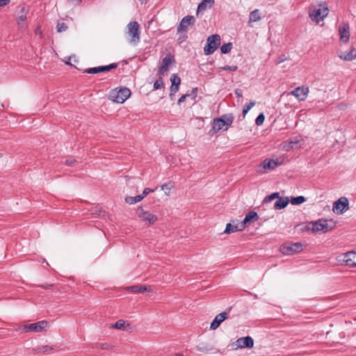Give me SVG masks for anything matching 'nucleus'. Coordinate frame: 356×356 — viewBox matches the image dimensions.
<instances>
[{
    "label": "nucleus",
    "mask_w": 356,
    "mask_h": 356,
    "mask_svg": "<svg viewBox=\"0 0 356 356\" xmlns=\"http://www.w3.org/2000/svg\"><path fill=\"white\" fill-rule=\"evenodd\" d=\"M234 117L233 114L229 113L221 116L220 118H214L213 120L212 131L217 133L220 131H227L232 125Z\"/></svg>",
    "instance_id": "nucleus-1"
},
{
    "label": "nucleus",
    "mask_w": 356,
    "mask_h": 356,
    "mask_svg": "<svg viewBox=\"0 0 356 356\" xmlns=\"http://www.w3.org/2000/svg\"><path fill=\"white\" fill-rule=\"evenodd\" d=\"M337 222L332 218H320L316 221H313V233H327L333 230L337 227Z\"/></svg>",
    "instance_id": "nucleus-2"
},
{
    "label": "nucleus",
    "mask_w": 356,
    "mask_h": 356,
    "mask_svg": "<svg viewBox=\"0 0 356 356\" xmlns=\"http://www.w3.org/2000/svg\"><path fill=\"white\" fill-rule=\"evenodd\" d=\"M329 13V8L326 1H320L316 6H313V22L318 24L323 21Z\"/></svg>",
    "instance_id": "nucleus-3"
},
{
    "label": "nucleus",
    "mask_w": 356,
    "mask_h": 356,
    "mask_svg": "<svg viewBox=\"0 0 356 356\" xmlns=\"http://www.w3.org/2000/svg\"><path fill=\"white\" fill-rule=\"evenodd\" d=\"M131 95V90L127 88H115L110 92L109 99L113 102L122 104Z\"/></svg>",
    "instance_id": "nucleus-4"
},
{
    "label": "nucleus",
    "mask_w": 356,
    "mask_h": 356,
    "mask_svg": "<svg viewBox=\"0 0 356 356\" xmlns=\"http://www.w3.org/2000/svg\"><path fill=\"white\" fill-rule=\"evenodd\" d=\"M47 325L48 323L46 321H40L31 324L19 325L15 330L24 332H40L44 330Z\"/></svg>",
    "instance_id": "nucleus-5"
},
{
    "label": "nucleus",
    "mask_w": 356,
    "mask_h": 356,
    "mask_svg": "<svg viewBox=\"0 0 356 356\" xmlns=\"http://www.w3.org/2000/svg\"><path fill=\"white\" fill-rule=\"evenodd\" d=\"M220 44V37L218 34L209 35L207 39V44L204 47L205 55L212 54Z\"/></svg>",
    "instance_id": "nucleus-6"
},
{
    "label": "nucleus",
    "mask_w": 356,
    "mask_h": 356,
    "mask_svg": "<svg viewBox=\"0 0 356 356\" xmlns=\"http://www.w3.org/2000/svg\"><path fill=\"white\" fill-rule=\"evenodd\" d=\"M127 33L130 36L129 42L133 44H137L140 42V26L136 21L131 22L127 24Z\"/></svg>",
    "instance_id": "nucleus-7"
},
{
    "label": "nucleus",
    "mask_w": 356,
    "mask_h": 356,
    "mask_svg": "<svg viewBox=\"0 0 356 356\" xmlns=\"http://www.w3.org/2000/svg\"><path fill=\"white\" fill-rule=\"evenodd\" d=\"M302 250V244L300 242L287 243L280 246V251L283 254L291 255L300 252Z\"/></svg>",
    "instance_id": "nucleus-8"
},
{
    "label": "nucleus",
    "mask_w": 356,
    "mask_h": 356,
    "mask_svg": "<svg viewBox=\"0 0 356 356\" xmlns=\"http://www.w3.org/2000/svg\"><path fill=\"white\" fill-rule=\"evenodd\" d=\"M349 209V202L347 197H341L333 204L332 211L337 214L341 215L346 212Z\"/></svg>",
    "instance_id": "nucleus-9"
},
{
    "label": "nucleus",
    "mask_w": 356,
    "mask_h": 356,
    "mask_svg": "<svg viewBox=\"0 0 356 356\" xmlns=\"http://www.w3.org/2000/svg\"><path fill=\"white\" fill-rule=\"evenodd\" d=\"M138 217L148 225H152L157 220V216L149 211H145L142 207L137 209Z\"/></svg>",
    "instance_id": "nucleus-10"
},
{
    "label": "nucleus",
    "mask_w": 356,
    "mask_h": 356,
    "mask_svg": "<svg viewBox=\"0 0 356 356\" xmlns=\"http://www.w3.org/2000/svg\"><path fill=\"white\" fill-rule=\"evenodd\" d=\"M195 19L192 15H187L182 18L177 26V32H186L188 27L194 24Z\"/></svg>",
    "instance_id": "nucleus-11"
},
{
    "label": "nucleus",
    "mask_w": 356,
    "mask_h": 356,
    "mask_svg": "<svg viewBox=\"0 0 356 356\" xmlns=\"http://www.w3.org/2000/svg\"><path fill=\"white\" fill-rule=\"evenodd\" d=\"M175 63V59L173 55L168 54L162 60L161 65L159 69V74L163 75L164 73L168 70L170 65Z\"/></svg>",
    "instance_id": "nucleus-12"
},
{
    "label": "nucleus",
    "mask_w": 356,
    "mask_h": 356,
    "mask_svg": "<svg viewBox=\"0 0 356 356\" xmlns=\"http://www.w3.org/2000/svg\"><path fill=\"white\" fill-rule=\"evenodd\" d=\"M340 41L348 43L350 40V27L348 22H343L341 26L339 27Z\"/></svg>",
    "instance_id": "nucleus-13"
},
{
    "label": "nucleus",
    "mask_w": 356,
    "mask_h": 356,
    "mask_svg": "<svg viewBox=\"0 0 356 356\" xmlns=\"http://www.w3.org/2000/svg\"><path fill=\"white\" fill-rule=\"evenodd\" d=\"M171 86L170 91V96H173L178 90L181 83V79L177 74H172L170 77Z\"/></svg>",
    "instance_id": "nucleus-14"
},
{
    "label": "nucleus",
    "mask_w": 356,
    "mask_h": 356,
    "mask_svg": "<svg viewBox=\"0 0 356 356\" xmlns=\"http://www.w3.org/2000/svg\"><path fill=\"white\" fill-rule=\"evenodd\" d=\"M236 343L238 347L240 348H252L254 346V340L251 337L247 336L238 339L236 340Z\"/></svg>",
    "instance_id": "nucleus-15"
},
{
    "label": "nucleus",
    "mask_w": 356,
    "mask_h": 356,
    "mask_svg": "<svg viewBox=\"0 0 356 356\" xmlns=\"http://www.w3.org/2000/svg\"><path fill=\"white\" fill-rule=\"evenodd\" d=\"M228 317V314L225 312H223L214 318L213 321L211 322L210 325V329L211 330H216L217 329L220 325Z\"/></svg>",
    "instance_id": "nucleus-16"
},
{
    "label": "nucleus",
    "mask_w": 356,
    "mask_h": 356,
    "mask_svg": "<svg viewBox=\"0 0 356 356\" xmlns=\"http://www.w3.org/2000/svg\"><path fill=\"white\" fill-rule=\"evenodd\" d=\"M309 92L308 88L298 87L291 91V95L295 96L298 100H305Z\"/></svg>",
    "instance_id": "nucleus-17"
},
{
    "label": "nucleus",
    "mask_w": 356,
    "mask_h": 356,
    "mask_svg": "<svg viewBox=\"0 0 356 356\" xmlns=\"http://www.w3.org/2000/svg\"><path fill=\"white\" fill-rule=\"evenodd\" d=\"M339 56L343 60L351 61L356 58V48L351 47L348 51L341 53Z\"/></svg>",
    "instance_id": "nucleus-18"
},
{
    "label": "nucleus",
    "mask_w": 356,
    "mask_h": 356,
    "mask_svg": "<svg viewBox=\"0 0 356 356\" xmlns=\"http://www.w3.org/2000/svg\"><path fill=\"white\" fill-rule=\"evenodd\" d=\"M345 262L346 266L350 267L356 266V252H348L345 255Z\"/></svg>",
    "instance_id": "nucleus-19"
},
{
    "label": "nucleus",
    "mask_w": 356,
    "mask_h": 356,
    "mask_svg": "<svg viewBox=\"0 0 356 356\" xmlns=\"http://www.w3.org/2000/svg\"><path fill=\"white\" fill-rule=\"evenodd\" d=\"M243 229V225H241L240 222L235 225L229 222L227 224L225 229L224 230V233L231 234L238 231H242Z\"/></svg>",
    "instance_id": "nucleus-20"
},
{
    "label": "nucleus",
    "mask_w": 356,
    "mask_h": 356,
    "mask_svg": "<svg viewBox=\"0 0 356 356\" xmlns=\"http://www.w3.org/2000/svg\"><path fill=\"white\" fill-rule=\"evenodd\" d=\"M257 220L258 219V214L256 211H252L249 213H248L243 220L242 222H241V225H243V229H244L246 226L247 224H248L249 222H250L252 220Z\"/></svg>",
    "instance_id": "nucleus-21"
},
{
    "label": "nucleus",
    "mask_w": 356,
    "mask_h": 356,
    "mask_svg": "<svg viewBox=\"0 0 356 356\" xmlns=\"http://www.w3.org/2000/svg\"><path fill=\"white\" fill-rule=\"evenodd\" d=\"M280 163L274 159H265L261 164L264 169L274 170Z\"/></svg>",
    "instance_id": "nucleus-22"
},
{
    "label": "nucleus",
    "mask_w": 356,
    "mask_h": 356,
    "mask_svg": "<svg viewBox=\"0 0 356 356\" xmlns=\"http://www.w3.org/2000/svg\"><path fill=\"white\" fill-rule=\"evenodd\" d=\"M215 0H202L199 3L197 12H204L207 8H211L214 4Z\"/></svg>",
    "instance_id": "nucleus-23"
},
{
    "label": "nucleus",
    "mask_w": 356,
    "mask_h": 356,
    "mask_svg": "<svg viewBox=\"0 0 356 356\" xmlns=\"http://www.w3.org/2000/svg\"><path fill=\"white\" fill-rule=\"evenodd\" d=\"M126 289L129 291H131L134 293H140L147 291L148 289H150V287H147V286L143 285H133L130 286H127Z\"/></svg>",
    "instance_id": "nucleus-24"
},
{
    "label": "nucleus",
    "mask_w": 356,
    "mask_h": 356,
    "mask_svg": "<svg viewBox=\"0 0 356 356\" xmlns=\"http://www.w3.org/2000/svg\"><path fill=\"white\" fill-rule=\"evenodd\" d=\"M289 202L287 197H281L277 199L274 204V208L277 210H280L285 208Z\"/></svg>",
    "instance_id": "nucleus-25"
},
{
    "label": "nucleus",
    "mask_w": 356,
    "mask_h": 356,
    "mask_svg": "<svg viewBox=\"0 0 356 356\" xmlns=\"http://www.w3.org/2000/svg\"><path fill=\"white\" fill-rule=\"evenodd\" d=\"M261 19L260 11L259 9H255L250 13L249 24L258 22Z\"/></svg>",
    "instance_id": "nucleus-26"
},
{
    "label": "nucleus",
    "mask_w": 356,
    "mask_h": 356,
    "mask_svg": "<svg viewBox=\"0 0 356 356\" xmlns=\"http://www.w3.org/2000/svg\"><path fill=\"white\" fill-rule=\"evenodd\" d=\"M311 225H312V222L301 223V224L296 225V229L297 232H309L312 230V228L310 227Z\"/></svg>",
    "instance_id": "nucleus-27"
},
{
    "label": "nucleus",
    "mask_w": 356,
    "mask_h": 356,
    "mask_svg": "<svg viewBox=\"0 0 356 356\" xmlns=\"http://www.w3.org/2000/svg\"><path fill=\"white\" fill-rule=\"evenodd\" d=\"M141 200H143V197H140L139 195L135 197L127 196L125 197V202L129 204H134Z\"/></svg>",
    "instance_id": "nucleus-28"
},
{
    "label": "nucleus",
    "mask_w": 356,
    "mask_h": 356,
    "mask_svg": "<svg viewBox=\"0 0 356 356\" xmlns=\"http://www.w3.org/2000/svg\"><path fill=\"white\" fill-rule=\"evenodd\" d=\"M53 348L49 346H38L33 349L34 353H46L49 350H51Z\"/></svg>",
    "instance_id": "nucleus-29"
},
{
    "label": "nucleus",
    "mask_w": 356,
    "mask_h": 356,
    "mask_svg": "<svg viewBox=\"0 0 356 356\" xmlns=\"http://www.w3.org/2000/svg\"><path fill=\"white\" fill-rule=\"evenodd\" d=\"M305 201V197L304 196H297L292 197L290 202L293 205H298L303 203Z\"/></svg>",
    "instance_id": "nucleus-30"
},
{
    "label": "nucleus",
    "mask_w": 356,
    "mask_h": 356,
    "mask_svg": "<svg viewBox=\"0 0 356 356\" xmlns=\"http://www.w3.org/2000/svg\"><path fill=\"white\" fill-rule=\"evenodd\" d=\"M232 49V42H227V43L223 44L220 47V51H221L222 54H228L229 52H230Z\"/></svg>",
    "instance_id": "nucleus-31"
},
{
    "label": "nucleus",
    "mask_w": 356,
    "mask_h": 356,
    "mask_svg": "<svg viewBox=\"0 0 356 356\" xmlns=\"http://www.w3.org/2000/svg\"><path fill=\"white\" fill-rule=\"evenodd\" d=\"M255 102H250L246 104L243 108L242 114L243 117L245 116V115L248 113V111L254 106Z\"/></svg>",
    "instance_id": "nucleus-32"
},
{
    "label": "nucleus",
    "mask_w": 356,
    "mask_h": 356,
    "mask_svg": "<svg viewBox=\"0 0 356 356\" xmlns=\"http://www.w3.org/2000/svg\"><path fill=\"white\" fill-rule=\"evenodd\" d=\"M125 325V321L124 320H118L115 323L112 324L110 327L115 328L117 330H122L124 328Z\"/></svg>",
    "instance_id": "nucleus-33"
},
{
    "label": "nucleus",
    "mask_w": 356,
    "mask_h": 356,
    "mask_svg": "<svg viewBox=\"0 0 356 356\" xmlns=\"http://www.w3.org/2000/svg\"><path fill=\"white\" fill-rule=\"evenodd\" d=\"M84 72H86L88 74H97L102 72V66L95 67H90L88 68L84 71Z\"/></svg>",
    "instance_id": "nucleus-34"
},
{
    "label": "nucleus",
    "mask_w": 356,
    "mask_h": 356,
    "mask_svg": "<svg viewBox=\"0 0 356 356\" xmlns=\"http://www.w3.org/2000/svg\"><path fill=\"white\" fill-rule=\"evenodd\" d=\"M164 88V84L163 81V79L160 76L158 79H156L154 83V89L159 90Z\"/></svg>",
    "instance_id": "nucleus-35"
},
{
    "label": "nucleus",
    "mask_w": 356,
    "mask_h": 356,
    "mask_svg": "<svg viewBox=\"0 0 356 356\" xmlns=\"http://www.w3.org/2000/svg\"><path fill=\"white\" fill-rule=\"evenodd\" d=\"M317 91L319 92L318 95L317 100L318 102L323 101L324 99L327 97L326 89L325 88L323 89H317Z\"/></svg>",
    "instance_id": "nucleus-36"
},
{
    "label": "nucleus",
    "mask_w": 356,
    "mask_h": 356,
    "mask_svg": "<svg viewBox=\"0 0 356 356\" xmlns=\"http://www.w3.org/2000/svg\"><path fill=\"white\" fill-rule=\"evenodd\" d=\"M26 19V13L25 11V8L23 7L21 9V14L17 17V23L20 24L21 22H24Z\"/></svg>",
    "instance_id": "nucleus-37"
},
{
    "label": "nucleus",
    "mask_w": 356,
    "mask_h": 356,
    "mask_svg": "<svg viewBox=\"0 0 356 356\" xmlns=\"http://www.w3.org/2000/svg\"><path fill=\"white\" fill-rule=\"evenodd\" d=\"M68 26L65 22H58L56 25V31L58 33L64 32L67 29Z\"/></svg>",
    "instance_id": "nucleus-38"
},
{
    "label": "nucleus",
    "mask_w": 356,
    "mask_h": 356,
    "mask_svg": "<svg viewBox=\"0 0 356 356\" xmlns=\"http://www.w3.org/2000/svg\"><path fill=\"white\" fill-rule=\"evenodd\" d=\"M264 120H265V116H264V114L263 113H261L260 114H259V115L257 117L256 120H255V124L257 125V126H261L263 124L264 122Z\"/></svg>",
    "instance_id": "nucleus-39"
},
{
    "label": "nucleus",
    "mask_w": 356,
    "mask_h": 356,
    "mask_svg": "<svg viewBox=\"0 0 356 356\" xmlns=\"http://www.w3.org/2000/svg\"><path fill=\"white\" fill-rule=\"evenodd\" d=\"M185 95H187V97H190L191 99L195 100L197 96V88H193L190 92H188Z\"/></svg>",
    "instance_id": "nucleus-40"
},
{
    "label": "nucleus",
    "mask_w": 356,
    "mask_h": 356,
    "mask_svg": "<svg viewBox=\"0 0 356 356\" xmlns=\"http://www.w3.org/2000/svg\"><path fill=\"white\" fill-rule=\"evenodd\" d=\"M279 193L278 192H276V193H273L269 195H267L264 200V202H270L275 198H279Z\"/></svg>",
    "instance_id": "nucleus-41"
},
{
    "label": "nucleus",
    "mask_w": 356,
    "mask_h": 356,
    "mask_svg": "<svg viewBox=\"0 0 356 356\" xmlns=\"http://www.w3.org/2000/svg\"><path fill=\"white\" fill-rule=\"evenodd\" d=\"M118 67L117 63H111L108 65L102 66V72L110 71L113 69H115Z\"/></svg>",
    "instance_id": "nucleus-42"
},
{
    "label": "nucleus",
    "mask_w": 356,
    "mask_h": 356,
    "mask_svg": "<svg viewBox=\"0 0 356 356\" xmlns=\"http://www.w3.org/2000/svg\"><path fill=\"white\" fill-rule=\"evenodd\" d=\"M157 190V188H155L154 189H151L149 188H145L143 191V193L141 195H139L140 197H143V199L146 197L148 194H149L150 193H153L155 191Z\"/></svg>",
    "instance_id": "nucleus-43"
},
{
    "label": "nucleus",
    "mask_w": 356,
    "mask_h": 356,
    "mask_svg": "<svg viewBox=\"0 0 356 356\" xmlns=\"http://www.w3.org/2000/svg\"><path fill=\"white\" fill-rule=\"evenodd\" d=\"M220 69L222 70H229L235 72L237 70L238 67L236 65H225L223 67H220Z\"/></svg>",
    "instance_id": "nucleus-44"
},
{
    "label": "nucleus",
    "mask_w": 356,
    "mask_h": 356,
    "mask_svg": "<svg viewBox=\"0 0 356 356\" xmlns=\"http://www.w3.org/2000/svg\"><path fill=\"white\" fill-rule=\"evenodd\" d=\"M161 188L166 194L169 193L171 190V187L169 186V184H164L161 186Z\"/></svg>",
    "instance_id": "nucleus-45"
},
{
    "label": "nucleus",
    "mask_w": 356,
    "mask_h": 356,
    "mask_svg": "<svg viewBox=\"0 0 356 356\" xmlns=\"http://www.w3.org/2000/svg\"><path fill=\"white\" fill-rule=\"evenodd\" d=\"M100 348L102 350H109L112 348V346L108 343H102L100 344Z\"/></svg>",
    "instance_id": "nucleus-46"
},
{
    "label": "nucleus",
    "mask_w": 356,
    "mask_h": 356,
    "mask_svg": "<svg viewBox=\"0 0 356 356\" xmlns=\"http://www.w3.org/2000/svg\"><path fill=\"white\" fill-rule=\"evenodd\" d=\"M72 60L74 62H77V60L75 56H70L69 58H68V60L66 62V64L67 65H70L71 66H74L72 63Z\"/></svg>",
    "instance_id": "nucleus-47"
},
{
    "label": "nucleus",
    "mask_w": 356,
    "mask_h": 356,
    "mask_svg": "<svg viewBox=\"0 0 356 356\" xmlns=\"http://www.w3.org/2000/svg\"><path fill=\"white\" fill-rule=\"evenodd\" d=\"M39 287L44 289H50L54 287V284H40L38 285Z\"/></svg>",
    "instance_id": "nucleus-48"
},
{
    "label": "nucleus",
    "mask_w": 356,
    "mask_h": 356,
    "mask_svg": "<svg viewBox=\"0 0 356 356\" xmlns=\"http://www.w3.org/2000/svg\"><path fill=\"white\" fill-rule=\"evenodd\" d=\"M234 93L236 95V97L238 98H241L243 97V91H242V90H241L239 88L235 89Z\"/></svg>",
    "instance_id": "nucleus-49"
},
{
    "label": "nucleus",
    "mask_w": 356,
    "mask_h": 356,
    "mask_svg": "<svg viewBox=\"0 0 356 356\" xmlns=\"http://www.w3.org/2000/svg\"><path fill=\"white\" fill-rule=\"evenodd\" d=\"M10 3V0H0V7H3Z\"/></svg>",
    "instance_id": "nucleus-50"
},
{
    "label": "nucleus",
    "mask_w": 356,
    "mask_h": 356,
    "mask_svg": "<svg viewBox=\"0 0 356 356\" xmlns=\"http://www.w3.org/2000/svg\"><path fill=\"white\" fill-rule=\"evenodd\" d=\"M186 98H187V95H181V97L178 99L177 103L179 104H180L181 103L184 102Z\"/></svg>",
    "instance_id": "nucleus-51"
},
{
    "label": "nucleus",
    "mask_w": 356,
    "mask_h": 356,
    "mask_svg": "<svg viewBox=\"0 0 356 356\" xmlns=\"http://www.w3.org/2000/svg\"><path fill=\"white\" fill-rule=\"evenodd\" d=\"M75 160L74 159H69L65 161V163L68 165H72L75 163Z\"/></svg>",
    "instance_id": "nucleus-52"
},
{
    "label": "nucleus",
    "mask_w": 356,
    "mask_h": 356,
    "mask_svg": "<svg viewBox=\"0 0 356 356\" xmlns=\"http://www.w3.org/2000/svg\"><path fill=\"white\" fill-rule=\"evenodd\" d=\"M284 60V58L282 57H280L277 61V63H281Z\"/></svg>",
    "instance_id": "nucleus-53"
},
{
    "label": "nucleus",
    "mask_w": 356,
    "mask_h": 356,
    "mask_svg": "<svg viewBox=\"0 0 356 356\" xmlns=\"http://www.w3.org/2000/svg\"><path fill=\"white\" fill-rule=\"evenodd\" d=\"M308 15L309 17L312 19V8H308Z\"/></svg>",
    "instance_id": "nucleus-54"
},
{
    "label": "nucleus",
    "mask_w": 356,
    "mask_h": 356,
    "mask_svg": "<svg viewBox=\"0 0 356 356\" xmlns=\"http://www.w3.org/2000/svg\"><path fill=\"white\" fill-rule=\"evenodd\" d=\"M173 356H184L182 353H175Z\"/></svg>",
    "instance_id": "nucleus-55"
},
{
    "label": "nucleus",
    "mask_w": 356,
    "mask_h": 356,
    "mask_svg": "<svg viewBox=\"0 0 356 356\" xmlns=\"http://www.w3.org/2000/svg\"><path fill=\"white\" fill-rule=\"evenodd\" d=\"M197 350H202V348L198 347V348H197Z\"/></svg>",
    "instance_id": "nucleus-56"
}]
</instances>
